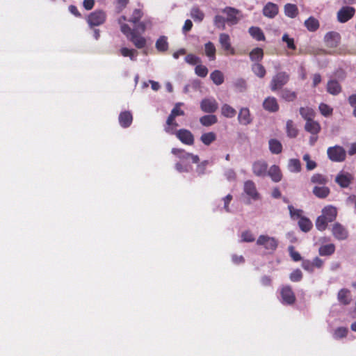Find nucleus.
Here are the masks:
<instances>
[{"instance_id":"de8ad7c7","label":"nucleus","mask_w":356,"mask_h":356,"mask_svg":"<svg viewBox=\"0 0 356 356\" xmlns=\"http://www.w3.org/2000/svg\"><path fill=\"white\" fill-rule=\"evenodd\" d=\"M205 54L211 60H213L216 58V49L213 42H208L204 45Z\"/></svg>"},{"instance_id":"423d86ee","label":"nucleus","mask_w":356,"mask_h":356,"mask_svg":"<svg viewBox=\"0 0 356 356\" xmlns=\"http://www.w3.org/2000/svg\"><path fill=\"white\" fill-rule=\"evenodd\" d=\"M331 232L334 238L339 241L346 240L349 235L347 228L339 222L332 225Z\"/></svg>"},{"instance_id":"f3484780","label":"nucleus","mask_w":356,"mask_h":356,"mask_svg":"<svg viewBox=\"0 0 356 356\" xmlns=\"http://www.w3.org/2000/svg\"><path fill=\"white\" fill-rule=\"evenodd\" d=\"M219 42L224 51L232 55L235 54V50L232 47L230 37L228 34L220 33L219 35Z\"/></svg>"},{"instance_id":"72a5a7b5","label":"nucleus","mask_w":356,"mask_h":356,"mask_svg":"<svg viewBox=\"0 0 356 356\" xmlns=\"http://www.w3.org/2000/svg\"><path fill=\"white\" fill-rule=\"evenodd\" d=\"M304 24L307 29L311 32L316 31L320 26L318 20L314 17H309L305 21Z\"/></svg>"},{"instance_id":"a211bd4d","label":"nucleus","mask_w":356,"mask_h":356,"mask_svg":"<svg viewBox=\"0 0 356 356\" xmlns=\"http://www.w3.org/2000/svg\"><path fill=\"white\" fill-rule=\"evenodd\" d=\"M327 221L334 222L337 216V209L332 205L325 206L322 209V213Z\"/></svg>"},{"instance_id":"69168bd1","label":"nucleus","mask_w":356,"mask_h":356,"mask_svg":"<svg viewBox=\"0 0 356 356\" xmlns=\"http://www.w3.org/2000/svg\"><path fill=\"white\" fill-rule=\"evenodd\" d=\"M302 159L306 162V168L308 170H312L316 167V163L310 159L309 154H305Z\"/></svg>"},{"instance_id":"a878e982","label":"nucleus","mask_w":356,"mask_h":356,"mask_svg":"<svg viewBox=\"0 0 356 356\" xmlns=\"http://www.w3.org/2000/svg\"><path fill=\"white\" fill-rule=\"evenodd\" d=\"M128 40L131 42L138 49H143L147 44L146 39L144 37L138 35L136 32L132 33V35L129 38Z\"/></svg>"},{"instance_id":"393cba45","label":"nucleus","mask_w":356,"mask_h":356,"mask_svg":"<svg viewBox=\"0 0 356 356\" xmlns=\"http://www.w3.org/2000/svg\"><path fill=\"white\" fill-rule=\"evenodd\" d=\"M238 120L241 124L248 125L251 123L250 110L248 108H242L239 111Z\"/></svg>"},{"instance_id":"4468645a","label":"nucleus","mask_w":356,"mask_h":356,"mask_svg":"<svg viewBox=\"0 0 356 356\" xmlns=\"http://www.w3.org/2000/svg\"><path fill=\"white\" fill-rule=\"evenodd\" d=\"M268 164L265 161H256L252 164V172L257 177H264L267 175Z\"/></svg>"},{"instance_id":"680f3d73","label":"nucleus","mask_w":356,"mask_h":356,"mask_svg":"<svg viewBox=\"0 0 356 356\" xmlns=\"http://www.w3.org/2000/svg\"><path fill=\"white\" fill-rule=\"evenodd\" d=\"M185 61L190 65H197L201 63V59L193 54H188L185 57Z\"/></svg>"},{"instance_id":"49530a36","label":"nucleus","mask_w":356,"mask_h":356,"mask_svg":"<svg viewBox=\"0 0 356 356\" xmlns=\"http://www.w3.org/2000/svg\"><path fill=\"white\" fill-rule=\"evenodd\" d=\"M216 140V134L214 132H207L202 134L200 137L201 142L205 145H210Z\"/></svg>"},{"instance_id":"c85d7f7f","label":"nucleus","mask_w":356,"mask_h":356,"mask_svg":"<svg viewBox=\"0 0 356 356\" xmlns=\"http://www.w3.org/2000/svg\"><path fill=\"white\" fill-rule=\"evenodd\" d=\"M327 91L332 95H337L341 92V86L336 80H330L327 83Z\"/></svg>"},{"instance_id":"f704fd0d","label":"nucleus","mask_w":356,"mask_h":356,"mask_svg":"<svg viewBox=\"0 0 356 356\" xmlns=\"http://www.w3.org/2000/svg\"><path fill=\"white\" fill-rule=\"evenodd\" d=\"M284 10V14L290 18H295L299 13L297 6L293 3H286Z\"/></svg>"},{"instance_id":"c03bdc74","label":"nucleus","mask_w":356,"mask_h":356,"mask_svg":"<svg viewBox=\"0 0 356 356\" xmlns=\"http://www.w3.org/2000/svg\"><path fill=\"white\" fill-rule=\"evenodd\" d=\"M210 78L213 82V83H215L217 86L221 85L225 80L223 73L218 70H216L213 72H212L210 74Z\"/></svg>"},{"instance_id":"f8f14e48","label":"nucleus","mask_w":356,"mask_h":356,"mask_svg":"<svg viewBox=\"0 0 356 356\" xmlns=\"http://www.w3.org/2000/svg\"><path fill=\"white\" fill-rule=\"evenodd\" d=\"M222 13L226 15L227 23L229 25L236 24L239 21L238 15L240 14V10L232 7H225L222 10Z\"/></svg>"},{"instance_id":"603ef678","label":"nucleus","mask_w":356,"mask_h":356,"mask_svg":"<svg viewBox=\"0 0 356 356\" xmlns=\"http://www.w3.org/2000/svg\"><path fill=\"white\" fill-rule=\"evenodd\" d=\"M143 16V10L140 8H136L134 10L128 21L134 24H137L140 22Z\"/></svg>"},{"instance_id":"412c9836","label":"nucleus","mask_w":356,"mask_h":356,"mask_svg":"<svg viewBox=\"0 0 356 356\" xmlns=\"http://www.w3.org/2000/svg\"><path fill=\"white\" fill-rule=\"evenodd\" d=\"M118 120L122 127L127 128L132 123L133 115L130 111H125L120 113Z\"/></svg>"},{"instance_id":"052dcab7","label":"nucleus","mask_w":356,"mask_h":356,"mask_svg":"<svg viewBox=\"0 0 356 356\" xmlns=\"http://www.w3.org/2000/svg\"><path fill=\"white\" fill-rule=\"evenodd\" d=\"M318 108H319V111H320L321 113L323 116L327 117L332 114L333 109L326 104H324V103L320 104Z\"/></svg>"},{"instance_id":"864d4df0","label":"nucleus","mask_w":356,"mask_h":356,"mask_svg":"<svg viewBox=\"0 0 356 356\" xmlns=\"http://www.w3.org/2000/svg\"><path fill=\"white\" fill-rule=\"evenodd\" d=\"M288 209L289 211L290 217L292 220H296L297 219H300V218H303L302 213L304 211L302 209H296L292 205L288 206Z\"/></svg>"},{"instance_id":"ddd939ff","label":"nucleus","mask_w":356,"mask_h":356,"mask_svg":"<svg viewBox=\"0 0 356 356\" xmlns=\"http://www.w3.org/2000/svg\"><path fill=\"white\" fill-rule=\"evenodd\" d=\"M172 153L181 160L187 161L191 159L193 163H197L200 161L197 155L186 152L183 149L172 148Z\"/></svg>"},{"instance_id":"0e129e2a","label":"nucleus","mask_w":356,"mask_h":356,"mask_svg":"<svg viewBox=\"0 0 356 356\" xmlns=\"http://www.w3.org/2000/svg\"><path fill=\"white\" fill-rule=\"evenodd\" d=\"M289 278L291 282H300L302 279V273L300 269L297 268L290 274Z\"/></svg>"},{"instance_id":"7ed1b4c3","label":"nucleus","mask_w":356,"mask_h":356,"mask_svg":"<svg viewBox=\"0 0 356 356\" xmlns=\"http://www.w3.org/2000/svg\"><path fill=\"white\" fill-rule=\"evenodd\" d=\"M290 79V75L286 72H279L275 74L270 83V88L275 92L282 88Z\"/></svg>"},{"instance_id":"2f4dec72","label":"nucleus","mask_w":356,"mask_h":356,"mask_svg":"<svg viewBox=\"0 0 356 356\" xmlns=\"http://www.w3.org/2000/svg\"><path fill=\"white\" fill-rule=\"evenodd\" d=\"M286 132L288 137L296 138L298 134V130L291 120H288L286 123Z\"/></svg>"},{"instance_id":"a19ab883","label":"nucleus","mask_w":356,"mask_h":356,"mask_svg":"<svg viewBox=\"0 0 356 356\" xmlns=\"http://www.w3.org/2000/svg\"><path fill=\"white\" fill-rule=\"evenodd\" d=\"M218 122V118L215 115H206L200 118V122L202 126L210 127Z\"/></svg>"},{"instance_id":"2eb2a0df","label":"nucleus","mask_w":356,"mask_h":356,"mask_svg":"<svg viewBox=\"0 0 356 356\" xmlns=\"http://www.w3.org/2000/svg\"><path fill=\"white\" fill-rule=\"evenodd\" d=\"M353 180V177L349 172H340L335 177V182L341 188H348Z\"/></svg>"},{"instance_id":"6e6552de","label":"nucleus","mask_w":356,"mask_h":356,"mask_svg":"<svg viewBox=\"0 0 356 356\" xmlns=\"http://www.w3.org/2000/svg\"><path fill=\"white\" fill-rule=\"evenodd\" d=\"M356 10L351 6H343L339 10L337 14V20L340 23H346L350 20L355 14Z\"/></svg>"},{"instance_id":"4be33fe9","label":"nucleus","mask_w":356,"mask_h":356,"mask_svg":"<svg viewBox=\"0 0 356 356\" xmlns=\"http://www.w3.org/2000/svg\"><path fill=\"white\" fill-rule=\"evenodd\" d=\"M312 193L319 199H325L330 194V189L326 185L315 186L312 189Z\"/></svg>"},{"instance_id":"e433bc0d","label":"nucleus","mask_w":356,"mask_h":356,"mask_svg":"<svg viewBox=\"0 0 356 356\" xmlns=\"http://www.w3.org/2000/svg\"><path fill=\"white\" fill-rule=\"evenodd\" d=\"M335 245L333 243H329L321 245L318 249V253L321 256H330L335 252Z\"/></svg>"},{"instance_id":"473e14b6","label":"nucleus","mask_w":356,"mask_h":356,"mask_svg":"<svg viewBox=\"0 0 356 356\" xmlns=\"http://www.w3.org/2000/svg\"><path fill=\"white\" fill-rule=\"evenodd\" d=\"M249 56L252 62L259 63L264 58V50L260 47H256L250 52Z\"/></svg>"},{"instance_id":"4c0bfd02","label":"nucleus","mask_w":356,"mask_h":356,"mask_svg":"<svg viewBox=\"0 0 356 356\" xmlns=\"http://www.w3.org/2000/svg\"><path fill=\"white\" fill-rule=\"evenodd\" d=\"M120 55L123 57H129L131 60H136L137 56L138 54L137 50L134 49H129L127 47H122L120 49Z\"/></svg>"},{"instance_id":"9b49d317","label":"nucleus","mask_w":356,"mask_h":356,"mask_svg":"<svg viewBox=\"0 0 356 356\" xmlns=\"http://www.w3.org/2000/svg\"><path fill=\"white\" fill-rule=\"evenodd\" d=\"M201 110L207 113H213L218 108V104L213 97L204 98L200 102Z\"/></svg>"},{"instance_id":"ea45409f","label":"nucleus","mask_w":356,"mask_h":356,"mask_svg":"<svg viewBox=\"0 0 356 356\" xmlns=\"http://www.w3.org/2000/svg\"><path fill=\"white\" fill-rule=\"evenodd\" d=\"M250 35L257 41H264L266 38L262 30L256 26H252L249 29Z\"/></svg>"},{"instance_id":"5fc2aeb1","label":"nucleus","mask_w":356,"mask_h":356,"mask_svg":"<svg viewBox=\"0 0 356 356\" xmlns=\"http://www.w3.org/2000/svg\"><path fill=\"white\" fill-rule=\"evenodd\" d=\"M348 330L346 327H339L333 332V337L335 339L346 338L348 335Z\"/></svg>"},{"instance_id":"0eeeda50","label":"nucleus","mask_w":356,"mask_h":356,"mask_svg":"<svg viewBox=\"0 0 356 356\" xmlns=\"http://www.w3.org/2000/svg\"><path fill=\"white\" fill-rule=\"evenodd\" d=\"M323 265L324 261L318 257H316L312 261L304 259L301 264L302 268L310 273H312L315 268H321Z\"/></svg>"},{"instance_id":"f03ea898","label":"nucleus","mask_w":356,"mask_h":356,"mask_svg":"<svg viewBox=\"0 0 356 356\" xmlns=\"http://www.w3.org/2000/svg\"><path fill=\"white\" fill-rule=\"evenodd\" d=\"M107 15L105 11L102 10H95L87 15L86 20L89 27L93 29L95 26L104 24Z\"/></svg>"},{"instance_id":"37998d69","label":"nucleus","mask_w":356,"mask_h":356,"mask_svg":"<svg viewBox=\"0 0 356 356\" xmlns=\"http://www.w3.org/2000/svg\"><path fill=\"white\" fill-rule=\"evenodd\" d=\"M269 149L273 154H278L282 151V145L277 139H270L268 142Z\"/></svg>"},{"instance_id":"9d476101","label":"nucleus","mask_w":356,"mask_h":356,"mask_svg":"<svg viewBox=\"0 0 356 356\" xmlns=\"http://www.w3.org/2000/svg\"><path fill=\"white\" fill-rule=\"evenodd\" d=\"M174 135L183 143L187 145H193L194 144V136L192 132L186 129L177 130Z\"/></svg>"},{"instance_id":"c756f323","label":"nucleus","mask_w":356,"mask_h":356,"mask_svg":"<svg viewBox=\"0 0 356 356\" xmlns=\"http://www.w3.org/2000/svg\"><path fill=\"white\" fill-rule=\"evenodd\" d=\"M311 182L316 186H324L329 182V179L326 175L315 173L311 177Z\"/></svg>"},{"instance_id":"774afa93","label":"nucleus","mask_w":356,"mask_h":356,"mask_svg":"<svg viewBox=\"0 0 356 356\" xmlns=\"http://www.w3.org/2000/svg\"><path fill=\"white\" fill-rule=\"evenodd\" d=\"M120 31L128 39L132 35V33L136 32V30L131 29L127 24H122V26H120Z\"/></svg>"},{"instance_id":"c9c22d12","label":"nucleus","mask_w":356,"mask_h":356,"mask_svg":"<svg viewBox=\"0 0 356 356\" xmlns=\"http://www.w3.org/2000/svg\"><path fill=\"white\" fill-rule=\"evenodd\" d=\"M155 47L160 52L166 51L169 47L167 37L164 35L159 37L156 42Z\"/></svg>"},{"instance_id":"6ab92c4d","label":"nucleus","mask_w":356,"mask_h":356,"mask_svg":"<svg viewBox=\"0 0 356 356\" xmlns=\"http://www.w3.org/2000/svg\"><path fill=\"white\" fill-rule=\"evenodd\" d=\"M263 107L269 112H277L279 110V105L277 99L274 97H268L263 102Z\"/></svg>"},{"instance_id":"a18cd8bd","label":"nucleus","mask_w":356,"mask_h":356,"mask_svg":"<svg viewBox=\"0 0 356 356\" xmlns=\"http://www.w3.org/2000/svg\"><path fill=\"white\" fill-rule=\"evenodd\" d=\"M221 114L227 118H232L236 114V111L227 104H224L221 107Z\"/></svg>"},{"instance_id":"20e7f679","label":"nucleus","mask_w":356,"mask_h":356,"mask_svg":"<svg viewBox=\"0 0 356 356\" xmlns=\"http://www.w3.org/2000/svg\"><path fill=\"white\" fill-rule=\"evenodd\" d=\"M256 243L257 245L263 246L269 252H273L278 246L277 240L268 235H260Z\"/></svg>"},{"instance_id":"13d9d810","label":"nucleus","mask_w":356,"mask_h":356,"mask_svg":"<svg viewBox=\"0 0 356 356\" xmlns=\"http://www.w3.org/2000/svg\"><path fill=\"white\" fill-rule=\"evenodd\" d=\"M234 86L239 92H244L247 88V82L244 79L238 78L234 81Z\"/></svg>"},{"instance_id":"3c124183","label":"nucleus","mask_w":356,"mask_h":356,"mask_svg":"<svg viewBox=\"0 0 356 356\" xmlns=\"http://www.w3.org/2000/svg\"><path fill=\"white\" fill-rule=\"evenodd\" d=\"M280 97L285 101L293 102L296 99L297 94L294 91L285 88L281 91Z\"/></svg>"},{"instance_id":"b1692460","label":"nucleus","mask_w":356,"mask_h":356,"mask_svg":"<svg viewBox=\"0 0 356 356\" xmlns=\"http://www.w3.org/2000/svg\"><path fill=\"white\" fill-rule=\"evenodd\" d=\"M305 129L312 135H317L320 132L321 127L318 122L312 119L306 121Z\"/></svg>"},{"instance_id":"aec40b11","label":"nucleus","mask_w":356,"mask_h":356,"mask_svg":"<svg viewBox=\"0 0 356 356\" xmlns=\"http://www.w3.org/2000/svg\"><path fill=\"white\" fill-rule=\"evenodd\" d=\"M279 12L277 4L271 2L267 3L263 8V14L268 18H274Z\"/></svg>"},{"instance_id":"bb28decb","label":"nucleus","mask_w":356,"mask_h":356,"mask_svg":"<svg viewBox=\"0 0 356 356\" xmlns=\"http://www.w3.org/2000/svg\"><path fill=\"white\" fill-rule=\"evenodd\" d=\"M267 175H268L273 181L279 182L282 179V174L279 166L276 165H272L269 170L267 171Z\"/></svg>"},{"instance_id":"dca6fc26","label":"nucleus","mask_w":356,"mask_h":356,"mask_svg":"<svg viewBox=\"0 0 356 356\" xmlns=\"http://www.w3.org/2000/svg\"><path fill=\"white\" fill-rule=\"evenodd\" d=\"M244 192L254 200L260 198V195L257 190L255 184L252 180H248L244 183Z\"/></svg>"},{"instance_id":"e2e57ef3","label":"nucleus","mask_w":356,"mask_h":356,"mask_svg":"<svg viewBox=\"0 0 356 356\" xmlns=\"http://www.w3.org/2000/svg\"><path fill=\"white\" fill-rule=\"evenodd\" d=\"M282 40L283 42L286 43L287 47L292 50L296 49V46L294 42V39L292 38H289L287 33H284L282 35Z\"/></svg>"},{"instance_id":"58836bf2","label":"nucleus","mask_w":356,"mask_h":356,"mask_svg":"<svg viewBox=\"0 0 356 356\" xmlns=\"http://www.w3.org/2000/svg\"><path fill=\"white\" fill-rule=\"evenodd\" d=\"M191 17L195 22H201L204 18V12L198 6H193L191 10Z\"/></svg>"},{"instance_id":"79ce46f5","label":"nucleus","mask_w":356,"mask_h":356,"mask_svg":"<svg viewBox=\"0 0 356 356\" xmlns=\"http://www.w3.org/2000/svg\"><path fill=\"white\" fill-rule=\"evenodd\" d=\"M253 73L260 79L264 78L266 74L265 67L259 63H254L251 66Z\"/></svg>"},{"instance_id":"6e6d98bb","label":"nucleus","mask_w":356,"mask_h":356,"mask_svg":"<svg viewBox=\"0 0 356 356\" xmlns=\"http://www.w3.org/2000/svg\"><path fill=\"white\" fill-rule=\"evenodd\" d=\"M289 170L292 172H299L301 170V163L300 160L292 159L289 162Z\"/></svg>"},{"instance_id":"f257e3e1","label":"nucleus","mask_w":356,"mask_h":356,"mask_svg":"<svg viewBox=\"0 0 356 356\" xmlns=\"http://www.w3.org/2000/svg\"><path fill=\"white\" fill-rule=\"evenodd\" d=\"M181 105H182V103H177L166 120L164 130L169 134L174 135V134L177 131V127L179 124L175 120L176 118L185 115L184 111L180 108Z\"/></svg>"},{"instance_id":"09e8293b","label":"nucleus","mask_w":356,"mask_h":356,"mask_svg":"<svg viewBox=\"0 0 356 356\" xmlns=\"http://www.w3.org/2000/svg\"><path fill=\"white\" fill-rule=\"evenodd\" d=\"M300 114L306 121L312 120L315 116V112L313 108L309 107H300Z\"/></svg>"},{"instance_id":"7c9ffc66","label":"nucleus","mask_w":356,"mask_h":356,"mask_svg":"<svg viewBox=\"0 0 356 356\" xmlns=\"http://www.w3.org/2000/svg\"><path fill=\"white\" fill-rule=\"evenodd\" d=\"M298 226L301 231L303 232H309L313 227V223L310 219L307 217L304 216L300 218L298 222Z\"/></svg>"},{"instance_id":"8fccbe9b","label":"nucleus","mask_w":356,"mask_h":356,"mask_svg":"<svg viewBox=\"0 0 356 356\" xmlns=\"http://www.w3.org/2000/svg\"><path fill=\"white\" fill-rule=\"evenodd\" d=\"M329 222L323 215H321L316 218L315 225L318 231L323 232L327 229Z\"/></svg>"},{"instance_id":"338daca9","label":"nucleus","mask_w":356,"mask_h":356,"mask_svg":"<svg viewBox=\"0 0 356 356\" xmlns=\"http://www.w3.org/2000/svg\"><path fill=\"white\" fill-rule=\"evenodd\" d=\"M288 250L291 259L294 261H299L302 259L300 254L295 250V248L293 245H290Z\"/></svg>"},{"instance_id":"cd10ccee","label":"nucleus","mask_w":356,"mask_h":356,"mask_svg":"<svg viewBox=\"0 0 356 356\" xmlns=\"http://www.w3.org/2000/svg\"><path fill=\"white\" fill-rule=\"evenodd\" d=\"M338 300L344 305H348L352 300L350 291L347 289H342L338 292Z\"/></svg>"},{"instance_id":"39448f33","label":"nucleus","mask_w":356,"mask_h":356,"mask_svg":"<svg viewBox=\"0 0 356 356\" xmlns=\"http://www.w3.org/2000/svg\"><path fill=\"white\" fill-rule=\"evenodd\" d=\"M327 154L328 158L334 162H342L346 157V150L339 145L328 147Z\"/></svg>"},{"instance_id":"1a4fd4ad","label":"nucleus","mask_w":356,"mask_h":356,"mask_svg":"<svg viewBox=\"0 0 356 356\" xmlns=\"http://www.w3.org/2000/svg\"><path fill=\"white\" fill-rule=\"evenodd\" d=\"M280 295L282 303L285 305H293L296 302L295 293L289 285L283 286L281 288Z\"/></svg>"},{"instance_id":"bf43d9fd","label":"nucleus","mask_w":356,"mask_h":356,"mask_svg":"<svg viewBox=\"0 0 356 356\" xmlns=\"http://www.w3.org/2000/svg\"><path fill=\"white\" fill-rule=\"evenodd\" d=\"M195 72L198 76L204 78L208 74L209 70L206 66L198 64L195 68Z\"/></svg>"},{"instance_id":"4d7b16f0","label":"nucleus","mask_w":356,"mask_h":356,"mask_svg":"<svg viewBox=\"0 0 356 356\" xmlns=\"http://www.w3.org/2000/svg\"><path fill=\"white\" fill-rule=\"evenodd\" d=\"M227 23L226 18L223 17L221 15H217L215 16L213 19V24L218 29L225 30V24Z\"/></svg>"},{"instance_id":"5701e85b","label":"nucleus","mask_w":356,"mask_h":356,"mask_svg":"<svg viewBox=\"0 0 356 356\" xmlns=\"http://www.w3.org/2000/svg\"><path fill=\"white\" fill-rule=\"evenodd\" d=\"M340 39V35L335 31H330L325 35V42L327 47H334L337 45Z\"/></svg>"}]
</instances>
